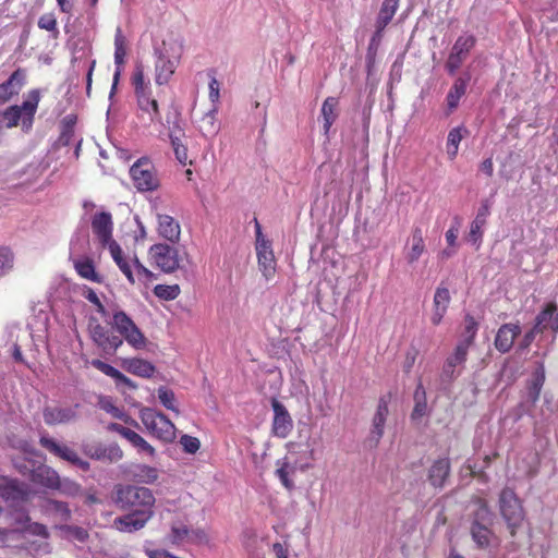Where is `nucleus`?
I'll list each match as a JSON object with an SVG mask.
<instances>
[{"mask_svg":"<svg viewBox=\"0 0 558 558\" xmlns=\"http://www.w3.org/2000/svg\"><path fill=\"white\" fill-rule=\"evenodd\" d=\"M88 332L93 342L106 354L114 353L123 344L121 337L112 333L94 318L89 320Z\"/></svg>","mask_w":558,"mask_h":558,"instance_id":"nucleus-13","label":"nucleus"},{"mask_svg":"<svg viewBox=\"0 0 558 558\" xmlns=\"http://www.w3.org/2000/svg\"><path fill=\"white\" fill-rule=\"evenodd\" d=\"M521 333V326L518 323H508L499 327L495 337V348L500 353L509 352L517 337Z\"/></svg>","mask_w":558,"mask_h":558,"instance_id":"nucleus-24","label":"nucleus"},{"mask_svg":"<svg viewBox=\"0 0 558 558\" xmlns=\"http://www.w3.org/2000/svg\"><path fill=\"white\" fill-rule=\"evenodd\" d=\"M478 325L476 320L470 316L466 315L464 319V330L462 333V339L458 342L460 344H464V347L469 348L473 344L476 332H477Z\"/></svg>","mask_w":558,"mask_h":558,"instance_id":"nucleus-48","label":"nucleus"},{"mask_svg":"<svg viewBox=\"0 0 558 558\" xmlns=\"http://www.w3.org/2000/svg\"><path fill=\"white\" fill-rule=\"evenodd\" d=\"M554 312H555V307L551 305H548L544 311H542L536 316L534 327L536 329H538L539 331H543V329L546 327V324L549 320H551Z\"/></svg>","mask_w":558,"mask_h":558,"instance_id":"nucleus-63","label":"nucleus"},{"mask_svg":"<svg viewBox=\"0 0 558 558\" xmlns=\"http://www.w3.org/2000/svg\"><path fill=\"white\" fill-rule=\"evenodd\" d=\"M61 494L69 496V497H75L81 494V485L76 482L69 480V478H59V484L56 487Z\"/></svg>","mask_w":558,"mask_h":558,"instance_id":"nucleus-59","label":"nucleus"},{"mask_svg":"<svg viewBox=\"0 0 558 558\" xmlns=\"http://www.w3.org/2000/svg\"><path fill=\"white\" fill-rule=\"evenodd\" d=\"M107 247L112 259L118 265L119 269L124 274L130 283H135L134 275L132 271L131 259L129 260L124 255L121 246L111 239L110 241L101 244Z\"/></svg>","mask_w":558,"mask_h":558,"instance_id":"nucleus-31","label":"nucleus"},{"mask_svg":"<svg viewBox=\"0 0 558 558\" xmlns=\"http://www.w3.org/2000/svg\"><path fill=\"white\" fill-rule=\"evenodd\" d=\"M450 472V461L448 458L436 460L429 469L428 478L433 486L442 487Z\"/></svg>","mask_w":558,"mask_h":558,"instance_id":"nucleus-35","label":"nucleus"},{"mask_svg":"<svg viewBox=\"0 0 558 558\" xmlns=\"http://www.w3.org/2000/svg\"><path fill=\"white\" fill-rule=\"evenodd\" d=\"M460 221L459 218H454V223L446 231L445 238L449 245V248L442 251V256L450 257L456 253L457 240L459 235Z\"/></svg>","mask_w":558,"mask_h":558,"instance_id":"nucleus-49","label":"nucleus"},{"mask_svg":"<svg viewBox=\"0 0 558 558\" xmlns=\"http://www.w3.org/2000/svg\"><path fill=\"white\" fill-rule=\"evenodd\" d=\"M154 293L160 300L172 301L179 296L180 287L178 284H157L154 288Z\"/></svg>","mask_w":558,"mask_h":558,"instance_id":"nucleus-55","label":"nucleus"},{"mask_svg":"<svg viewBox=\"0 0 558 558\" xmlns=\"http://www.w3.org/2000/svg\"><path fill=\"white\" fill-rule=\"evenodd\" d=\"M134 186L141 192L154 191L159 186L155 167L147 159L137 160L130 169Z\"/></svg>","mask_w":558,"mask_h":558,"instance_id":"nucleus-9","label":"nucleus"},{"mask_svg":"<svg viewBox=\"0 0 558 558\" xmlns=\"http://www.w3.org/2000/svg\"><path fill=\"white\" fill-rule=\"evenodd\" d=\"M294 450H289L286 457L276 461L275 474L288 490H292L294 488L292 476L296 471H300V468L294 460Z\"/></svg>","mask_w":558,"mask_h":558,"instance_id":"nucleus-19","label":"nucleus"},{"mask_svg":"<svg viewBox=\"0 0 558 558\" xmlns=\"http://www.w3.org/2000/svg\"><path fill=\"white\" fill-rule=\"evenodd\" d=\"M158 399L160 403L168 410L179 413V409L177 407L175 395L169 388L161 386L157 390Z\"/></svg>","mask_w":558,"mask_h":558,"instance_id":"nucleus-53","label":"nucleus"},{"mask_svg":"<svg viewBox=\"0 0 558 558\" xmlns=\"http://www.w3.org/2000/svg\"><path fill=\"white\" fill-rule=\"evenodd\" d=\"M425 252L423 231L420 227H414L411 236L404 247V257L409 264H414Z\"/></svg>","mask_w":558,"mask_h":558,"instance_id":"nucleus-28","label":"nucleus"},{"mask_svg":"<svg viewBox=\"0 0 558 558\" xmlns=\"http://www.w3.org/2000/svg\"><path fill=\"white\" fill-rule=\"evenodd\" d=\"M414 408L411 414L413 421H417L427 414L426 391L422 383H418L414 391Z\"/></svg>","mask_w":558,"mask_h":558,"instance_id":"nucleus-43","label":"nucleus"},{"mask_svg":"<svg viewBox=\"0 0 558 558\" xmlns=\"http://www.w3.org/2000/svg\"><path fill=\"white\" fill-rule=\"evenodd\" d=\"M78 404L69 407H46L43 417L47 425L68 424L77 418Z\"/></svg>","mask_w":558,"mask_h":558,"instance_id":"nucleus-20","label":"nucleus"},{"mask_svg":"<svg viewBox=\"0 0 558 558\" xmlns=\"http://www.w3.org/2000/svg\"><path fill=\"white\" fill-rule=\"evenodd\" d=\"M107 247L112 259L118 265L119 269L124 274L130 283H135L134 275L132 271L131 259L129 260L124 255L121 246L111 239L110 241L101 244Z\"/></svg>","mask_w":558,"mask_h":558,"instance_id":"nucleus-32","label":"nucleus"},{"mask_svg":"<svg viewBox=\"0 0 558 558\" xmlns=\"http://www.w3.org/2000/svg\"><path fill=\"white\" fill-rule=\"evenodd\" d=\"M15 466L20 470V472L24 475L31 473V478L34 483L45 486L49 489H56L59 484V474L47 465H39L38 468L32 469L27 466H21L15 464Z\"/></svg>","mask_w":558,"mask_h":558,"instance_id":"nucleus-18","label":"nucleus"},{"mask_svg":"<svg viewBox=\"0 0 558 558\" xmlns=\"http://www.w3.org/2000/svg\"><path fill=\"white\" fill-rule=\"evenodd\" d=\"M140 453H145L150 458L156 454L155 448L148 444L141 435L130 429L124 437Z\"/></svg>","mask_w":558,"mask_h":558,"instance_id":"nucleus-45","label":"nucleus"},{"mask_svg":"<svg viewBox=\"0 0 558 558\" xmlns=\"http://www.w3.org/2000/svg\"><path fill=\"white\" fill-rule=\"evenodd\" d=\"M153 517L149 512L131 511L125 515L114 519L113 526L123 533H133L142 530Z\"/></svg>","mask_w":558,"mask_h":558,"instance_id":"nucleus-22","label":"nucleus"},{"mask_svg":"<svg viewBox=\"0 0 558 558\" xmlns=\"http://www.w3.org/2000/svg\"><path fill=\"white\" fill-rule=\"evenodd\" d=\"M338 99L335 97H328L325 99L322 106V117L324 120V133L328 134L330 128L338 117L337 112Z\"/></svg>","mask_w":558,"mask_h":558,"instance_id":"nucleus-40","label":"nucleus"},{"mask_svg":"<svg viewBox=\"0 0 558 558\" xmlns=\"http://www.w3.org/2000/svg\"><path fill=\"white\" fill-rule=\"evenodd\" d=\"M40 445L54 456L72 463L81 470L86 471L89 469V463L81 459L77 452L66 445L59 444L54 439L47 436H43L40 438Z\"/></svg>","mask_w":558,"mask_h":558,"instance_id":"nucleus-15","label":"nucleus"},{"mask_svg":"<svg viewBox=\"0 0 558 558\" xmlns=\"http://www.w3.org/2000/svg\"><path fill=\"white\" fill-rule=\"evenodd\" d=\"M38 27L53 33L54 38L59 35L57 19L53 13L43 14L38 20Z\"/></svg>","mask_w":558,"mask_h":558,"instance_id":"nucleus-60","label":"nucleus"},{"mask_svg":"<svg viewBox=\"0 0 558 558\" xmlns=\"http://www.w3.org/2000/svg\"><path fill=\"white\" fill-rule=\"evenodd\" d=\"M471 77V72L466 70L454 80L446 97L447 107L450 112L458 108L461 98L466 93Z\"/></svg>","mask_w":558,"mask_h":558,"instance_id":"nucleus-26","label":"nucleus"},{"mask_svg":"<svg viewBox=\"0 0 558 558\" xmlns=\"http://www.w3.org/2000/svg\"><path fill=\"white\" fill-rule=\"evenodd\" d=\"M13 253L8 247H0V277L7 275L13 267Z\"/></svg>","mask_w":558,"mask_h":558,"instance_id":"nucleus-61","label":"nucleus"},{"mask_svg":"<svg viewBox=\"0 0 558 558\" xmlns=\"http://www.w3.org/2000/svg\"><path fill=\"white\" fill-rule=\"evenodd\" d=\"M493 514L486 505H481L475 512L470 533L478 548L485 549L497 543V537L492 531Z\"/></svg>","mask_w":558,"mask_h":558,"instance_id":"nucleus-7","label":"nucleus"},{"mask_svg":"<svg viewBox=\"0 0 558 558\" xmlns=\"http://www.w3.org/2000/svg\"><path fill=\"white\" fill-rule=\"evenodd\" d=\"M121 365L128 373L143 378H150L156 372L150 362L140 357L123 359Z\"/></svg>","mask_w":558,"mask_h":558,"instance_id":"nucleus-34","label":"nucleus"},{"mask_svg":"<svg viewBox=\"0 0 558 558\" xmlns=\"http://www.w3.org/2000/svg\"><path fill=\"white\" fill-rule=\"evenodd\" d=\"M183 45L177 39L163 40L154 47V80L158 86L170 82L181 62Z\"/></svg>","mask_w":558,"mask_h":558,"instance_id":"nucleus-1","label":"nucleus"},{"mask_svg":"<svg viewBox=\"0 0 558 558\" xmlns=\"http://www.w3.org/2000/svg\"><path fill=\"white\" fill-rule=\"evenodd\" d=\"M21 533L25 539L27 536L50 538L48 527L43 523L33 522L32 520L26 524L25 529Z\"/></svg>","mask_w":558,"mask_h":558,"instance_id":"nucleus-54","label":"nucleus"},{"mask_svg":"<svg viewBox=\"0 0 558 558\" xmlns=\"http://www.w3.org/2000/svg\"><path fill=\"white\" fill-rule=\"evenodd\" d=\"M499 508L511 535L515 534V530L521 526L524 520V512L520 500L513 490L505 488L499 497Z\"/></svg>","mask_w":558,"mask_h":558,"instance_id":"nucleus-8","label":"nucleus"},{"mask_svg":"<svg viewBox=\"0 0 558 558\" xmlns=\"http://www.w3.org/2000/svg\"><path fill=\"white\" fill-rule=\"evenodd\" d=\"M83 295L86 300H88L90 303H93L97 307V312L102 317H107L108 312H107L106 307L104 306V304L101 303L100 299L98 298L97 293L93 289L87 288L84 291Z\"/></svg>","mask_w":558,"mask_h":558,"instance_id":"nucleus-64","label":"nucleus"},{"mask_svg":"<svg viewBox=\"0 0 558 558\" xmlns=\"http://www.w3.org/2000/svg\"><path fill=\"white\" fill-rule=\"evenodd\" d=\"M179 442L183 451L189 454L196 453L201 448L199 439L190 435H182Z\"/></svg>","mask_w":558,"mask_h":558,"instance_id":"nucleus-62","label":"nucleus"},{"mask_svg":"<svg viewBox=\"0 0 558 558\" xmlns=\"http://www.w3.org/2000/svg\"><path fill=\"white\" fill-rule=\"evenodd\" d=\"M157 222V231L160 236L172 243L180 240L181 227L173 217L166 214H158Z\"/></svg>","mask_w":558,"mask_h":558,"instance_id":"nucleus-33","label":"nucleus"},{"mask_svg":"<svg viewBox=\"0 0 558 558\" xmlns=\"http://www.w3.org/2000/svg\"><path fill=\"white\" fill-rule=\"evenodd\" d=\"M40 511L47 518L60 522H66L71 519L72 512L69 505L54 499H46L40 505Z\"/></svg>","mask_w":558,"mask_h":558,"instance_id":"nucleus-30","label":"nucleus"},{"mask_svg":"<svg viewBox=\"0 0 558 558\" xmlns=\"http://www.w3.org/2000/svg\"><path fill=\"white\" fill-rule=\"evenodd\" d=\"M485 225H486V222H483V221L477 220V219H474L471 222L470 232H469V235H468V241L472 245H474L476 248H478L481 243H482V238H483Z\"/></svg>","mask_w":558,"mask_h":558,"instance_id":"nucleus-57","label":"nucleus"},{"mask_svg":"<svg viewBox=\"0 0 558 558\" xmlns=\"http://www.w3.org/2000/svg\"><path fill=\"white\" fill-rule=\"evenodd\" d=\"M92 229L100 244L110 241L113 229L111 214L105 211L96 214L92 219Z\"/></svg>","mask_w":558,"mask_h":558,"instance_id":"nucleus-29","label":"nucleus"},{"mask_svg":"<svg viewBox=\"0 0 558 558\" xmlns=\"http://www.w3.org/2000/svg\"><path fill=\"white\" fill-rule=\"evenodd\" d=\"M56 529H58L62 537L68 541H75L78 543H85L88 538V532L84 527L69 525V524H56Z\"/></svg>","mask_w":558,"mask_h":558,"instance_id":"nucleus-44","label":"nucleus"},{"mask_svg":"<svg viewBox=\"0 0 558 558\" xmlns=\"http://www.w3.org/2000/svg\"><path fill=\"white\" fill-rule=\"evenodd\" d=\"M153 263L165 272H173L179 268V252L169 244L158 243L149 248Z\"/></svg>","mask_w":558,"mask_h":558,"instance_id":"nucleus-14","label":"nucleus"},{"mask_svg":"<svg viewBox=\"0 0 558 558\" xmlns=\"http://www.w3.org/2000/svg\"><path fill=\"white\" fill-rule=\"evenodd\" d=\"M133 478L142 484H153L158 480L159 472L156 468L147 464H136L132 471Z\"/></svg>","mask_w":558,"mask_h":558,"instance_id":"nucleus-42","label":"nucleus"},{"mask_svg":"<svg viewBox=\"0 0 558 558\" xmlns=\"http://www.w3.org/2000/svg\"><path fill=\"white\" fill-rule=\"evenodd\" d=\"M108 324L134 349H143L146 338L133 319L122 310H112L111 319Z\"/></svg>","mask_w":558,"mask_h":558,"instance_id":"nucleus-6","label":"nucleus"},{"mask_svg":"<svg viewBox=\"0 0 558 558\" xmlns=\"http://www.w3.org/2000/svg\"><path fill=\"white\" fill-rule=\"evenodd\" d=\"M218 113V106L213 105L211 108L208 110V112L205 113V116L202 119L203 122V130L209 134H216L219 130V128L216 124V116Z\"/></svg>","mask_w":558,"mask_h":558,"instance_id":"nucleus-58","label":"nucleus"},{"mask_svg":"<svg viewBox=\"0 0 558 558\" xmlns=\"http://www.w3.org/2000/svg\"><path fill=\"white\" fill-rule=\"evenodd\" d=\"M39 101V90H29L22 105L10 106L1 112L4 126L7 129H12L21 125L24 132H28L33 128Z\"/></svg>","mask_w":558,"mask_h":558,"instance_id":"nucleus-3","label":"nucleus"},{"mask_svg":"<svg viewBox=\"0 0 558 558\" xmlns=\"http://www.w3.org/2000/svg\"><path fill=\"white\" fill-rule=\"evenodd\" d=\"M544 381H545V369H544V365L539 364L537 366V368L535 369V372L533 374V378L529 386V398L532 402L537 401L541 390H542V387L544 385Z\"/></svg>","mask_w":558,"mask_h":558,"instance_id":"nucleus-47","label":"nucleus"},{"mask_svg":"<svg viewBox=\"0 0 558 558\" xmlns=\"http://www.w3.org/2000/svg\"><path fill=\"white\" fill-rule=\"evenodd\" d=\"M125 56H126V38L123 35L122 29L120 27H118L116 29V34H114V64H116V70H114V73H113L112 86H111L110 95H109L110 99L113 98V95H114V93L117 90V86H118L119 81H120V76H121V73H122V66L124 64Z\"/></svg>","mask_w":558,"mask_h":558,"instance_id":"nucleus-21","label":"nucleus"},{"mask_svg":"<svg viewBox=\"0 0 558 558\" xmlns=\"http://www.w3.org/2000/svg\"><path fill=\"white\" fill-rule=\"evenodd\" d=\"M26 83V73L22 69L15 70L10 77L0 84V105L19 95Z\"/></svg>","mask_w":558,"mask_h":558,"instance_id":"nucleus-23","label":"nucleus"},{"mask_svg":"<svg viewBox=\"0 0 558 558\" xmlns=\"http://www.w3.org/2000/svg\"><path fill=\"white\" fill-rule=\"evenodd\" d=\"M189 526L182 521H174L171 524L170 539L172 543H186Z\"/></svg>","mask_w":558,"mask_h":558,"instance_id":"nucleus-56","label":"nucleus"},{"mask_svg":"<svg viewBox=\"0 0 558 558\" xmlns=\"http://www.w3.org/2000/svg\"><path fill=\"white\" fill-rule=\"evenodd\" d=\"M131 83L134 88L137 108L143 113L147 114L149 122L160 121L159 105L153 97L150 81L146 78L142 64L135 65L131 76Z\"/></svg>","mask_w":558,"mask_h":558,"instance_id":"nucleus-4","label":"nucleus"},{"mask_svg":"<svg viewBox=\"0 0 558 558\" xmlns=\"http://www.w3.org/2000/svg\"><path fill=\"white\" fill-rule=\"evenodd\" d=\"M468 353L469 348L464 347V344L458 343L456 345L452 354L447 357L442 366L441 379L444 381H452L461 374L468 359Z\"/></svg>","mask_w":558,"mask_h":558,"instance_id":"nucleus-16","label":"nucleus"},{"mask_svg":"<svg viewBox=\"0 0 558 558\" xmlns=\"http://www.w3.org/2000/svg\"><path fill=\"white\" fill-rule=\"evenodd\" d=\"M10 517L12 524L15 526L14 529H11L13 533H21L25 529L26 524H28V522L32 520L28 512L25 509L20 508V506L12 508L10 511Z\"/></svg>","mask_w":558,"mask_h":558,"instance_id":"nucleus-50","label":"nucleus"},{"mask_svg":"<svg viewBox=\"0 0 558 558\" xmlns=\"http://www.w3.org/2000/svg\"><path fill=\"white\" fill-rule=\"evenodd\" d=\"M77 274L93 282H100L101 276L96 272L93 262L88 258L78 259L74 264Z\"/></svg>","mask_w":558,"mask_h":558,"instance_id":"nucleus-46","label":"nucleus"},{"mask_svg":"<svg viewBox=\"0 0 558 558\" xmlns=\"http://www.w3.org/2000/svg\"><path fill=\"white\" fill-rule=\"evenodd\" d=\"M183 133L181 130L178 131H170L169 137L170 143L173 148L174 155L177 160L183 165L186 166L187 163H191L187 155V148L185 144L182 142Z\"/></svg>","mask_w":558,"mask_h":558,"instance_id":"nucleus-41","label":"nucleus"},{"mask_svg":"<svg viewBox=\"0 0 558 558\" xmlns=\"http://www.w3.org/2000/svg\"><path fill=\"white\" fill-rule=\"evenodd\" d=\"M132 271L134 275V279L137 278L138 281L147 284L156 280V275L146 268L140 260L134 257L131 259Z\"/></svg>","mask_w":558,"mask_h":558,"instance_id":"nucleus-51","label":"nucleus"},{"mask_svg":"<svg viewBox=\"0 0 558 558\" xmlns=\"http://www.w3.org/2000/svg\"><path fill=\"white\" fill-rule=\"evenodd\" d=\"M315 442L307 441L305 446L301 444H289V450H294V460L300 468L301 472H305L314 466V461L317 459V450Z\"/></svg>","mask_w":558,"mask_h":558,"instance_id":"nucleus-25","label":"nucleus"},{"mask_svg":"<svg viewBox=\"0 0 558 558\" xmlns=\"http://www.w3.org/2000/svg\"><path fill=\"white\" fill-rule=\"evenodd\" d=\"M26 548L29 553L38 557L50 554L52 549L49 538L43 537H35L32 541H27Z\"/></svg>","mask_w":558,"mask_h":558,"instance_id":"nucleus-52","label":"nucleus"},{"mask_svg":"<svg viewBox=\"0 0 558 558\" xmlns=\"http://www.w3.org/2000/svg\"><path fill=\"white\" fill-rule=\"evenodd\" d=\"M468 135V130L463 125L451 129L447 136L446 153L450 160H453L459 151V145L463 137Z\"/></svg>","mask_w":558,"mask_h":558,"instance_id":"nucleus-37","label":"nucleus"},{"mask_svg":"<svg viewBox=\"0 0 558 558\" xmlns=\"http://www.w3.org/2000/svg\"><path fill=\"white\" fill-rule=\"evenodd\" d=\"M92 366H94L96 369L100 371L102 374L113 378L118 385H124L131 389H135V384L126 377L124 374H122L119 369L114 368L113 366L100 361V360H92L89 362Z\"/></svg>","mask_w":558,"mask_h":558,"instance_id":"nucleus-36","label":"nucleus"},{"mask_svg":"<svg viewBox=\"0 0 558 558\" xmlns=\"http://www.w3.org/2000/svg\"><path fill=\"white\" fill-rule=\"evenodd\" d=\"M113 502L121 510L134 512H149L154 517L156 498L151 489L131 484H119L113 489Z\"/></svg>","mask_w":558,"mask_h":558,"instance_id":"nucleus-2","label":"nucleus"},{"mask_svg":"<svg viewBox=\"0 0 558 558\" xmlns=\"http://www.w3.org/2000/svg\"><path fill=\"white\" fill-rule=\"evenodd\" d=\"M274 411L272 434L279 438H287L293 428V421L287 408L277 399L271 400Z\"/></svg>","mask_w":558,"mask_h":558,"instance_id":"nucleus-17","label":"nucleus"},{"mask_svg":"<svg viewBox=\"0 0 558 558\" xmlns=\"http://www.w3.org/2000/svg\"><path fill=\"white\" fill-rule=\"evenodd\" d=\"M399 1L400 0H384L376 20L377 33L384 31V28L390 23L397 12Z\"/></svg>","mask_w":558,"mask_h":558,"instance_id":"nucleus-38","label":"nucleus"},{"mask_svg":"<svg viewBox=\"0 0 558 558\" xmlns=\"http://www.w3.org/2000/svg\"><path fill=\"white\" fill-rule=\"evenodd\" d=\"M29 495L28 485L7 476L0 477V499L10 508L22 506L28 500Z\"/></svg>","mask_w":558,"mask_h":558,"instance_id":"nucleus-10","label":"nucleus"},{"mask_svg":"<svg viewBox=\"0 0 558 558\" xmlns=\"http://www.w3.org/2000/svg\"><path fill=\"white\" fill-rule=\"evenodd\" d=\"M475 44L476 38L472 34H463L457 38L445 64V68L450 75L456 74L460 69Z\"/></svg>","mask_w":558,"mask_h":558,"instance_id":"nucleus-12","label":"nucleus"},{"mask_svg":"<svg viewBox=\"0 0 558 558\" xmlns=\"http://www.w3.org/2000/svg\"><path fill=\"white\" fill-rule=\"evenodd\" d=\"M140 418L150 435L163 442H171L175 438L174 424L162 413L144 408L140 412Z\"/></svg>","mask_w":558,"mask_h":558,"instance_id":"nucleus-5","label":"nucleus"},{"mask_svg":"<svg viewBox=\"0 0 558 558\" xmlns=\"http://www.w3.org/2000/svg\"><path fill=\"white\" fill-rule=\"evenodd\" d=\"M256 225V254L258 267L265 279L268 281L274 278L276 274V259L271 248V243L264 238L260 226L257 220Z\"/></svg>","mask_w":558,"mask_h":558,"instance_id":"nucleus-11","label":"nucleus"},{"mask_svg":"<svg viewBox=\"0 0 558 558\" xmlns=\"http://www.w3.org/2000/svg\"><path fill=\"white\" fill-rule=\"evenodd\" d=\"M98 407L109 413L112 417L119 418L126 424L137 426V423L134 420H132L122 409L116 405L111 397H100L98 400Z\"/></svg>","mask_w":558,"mask_h":558,"instance_id":"nucleus-39","label":"nucleus"},{"mask_svg":"<svg viewBox=\"0 0 558 558\" xmlns=\"http://www.w3.org/2000/svg\"><path fill=\"white\" fill-rule=\"evenodd\" d=\"M388 414V399L386 397H381L378 401L371 429V441H373L375 446L378 445L380 438L384 435V428Z\"/></svg>","mask_w":558,"mask_h":558,"instance_id":"nucleus-27","label":"nucleus"}]
</instances>
